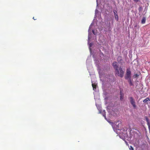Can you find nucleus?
<instances>
[{
	"instance_id": "f257e3e1",
	"label": "nucleus",
	"mask_w": 150,
	"mask_h": 150,
	"mask_svg": "<svg viewBox=\"0 0 150 150\" xmlns=\"http://www.w3.org/2000/svg\"><path fill=\"white\" fill-rule=\"evenodd\" d=\"M116 74L118 76L121 78H122L124 76V71H123L121 67H119L118 69L115 70Z\"/></svg>"
},
{
	"instance_id": "f03ea898",
	"label": "nucleus",
	"mask_w": 150,
	"mask_h": 150,
	"mask_svg": "<svg viewBox=\"0 0 150 150\" xmlns=\"http://www.w3.org/2000/svg\"><path fill=\"white\" fill-rule=\"evenodd\" d=\"M114 125V127L115 128H116L117 129H120V127L121 126L122 124L121 122L119 120L116 121L113 124V126H114V125Z\"/></svg>"
},
{
	"instance_id": "7ed1b4c3",
	"label": "nucleus",
	"mask_w": 150,
	"mask_h": 150,
	"mask_svg": "<svg viewBox=\"0 0 150 150\" xmlns=\"http://www.w3.org/2000/svg\"><path fill=\"white\" fill-rule=\"evenodd\" d=\"M131 72L130 70L129 69H127L126 73L125 76V79H128L131 78Z\"/></svg>"
},
{
	"instance_id": "20e7f679",
	"label": "nucleus",
	"mask_w": 150,
	"mask_h": 150,
	"mask_svg": "<svg viewBox=\"0 0 150 150\" xmlns=\"http://www.w3.org/2000/svg\"><path fill=\"white\" fill-rule=\"evenodd\" d=\"M129 99L130 100V103L132 105L133 108L134 109H136L137 108V106L136 105L135 102V100L132 97H130Z\"/></svg>"
},
{
	"instance_id": "39448f33",
	"label": "nucleus",
	"mask_w": 150,
	"mask_h": 150,
	"mask_svg": "<svg viewBox=\"0 0 150 150\" xmlns=\"http://www.w3.org/2000/svg\"><path fill=\"white\" fill-rule=\"evenodd\" d=\"M145 119L146 121L147 122V125L148 127V128L149 130V131L150 132V123L149 122V119L148 118V117L146 116L145 117Z\"/></svg>"
},
{
	"instance_id": "423d86ee",
	"label": "nucleus",
	"mask_w": 150,
	"mask_h": 150,
	"mask_svg": "<svg viewBox=\"0 0 150 150\" xmlns=\"http://www.w3.org/2000/svg\"><path fill=\"white\" fill-rule=\"evenodd\" d=\"M112 65L115 70L119 68L117 66V62H114L113 63Z\"/></svg>"
},
{
	"instance_id": "0eeeda50",
	"label": "nucleus",
	"mask_w": 150,
	"mask_h": 150,
	"mask_svg": "<svg viewBox=\"0 0 150 150\" xmlns=\"http://www.w3.org/2000/svg\"><path fill=\"white\" fill-rule=\"evenodd\" d=\"M113 12L114 14L115 18L116 20L117 21L118 19V17L117 14V11H115V10H114L113 11Z\"/></svg>"
},
{
	"instance_id": "6e6552de",
	"label": "nucleus",
	"mask_w": 150,
	"mask_h": 150,
	"mask_svg": "<svg viewBox=\"0 0 150 150\" xmlns=\"http://www.w3.org/2000/svg\"><path fill=\"white\" fill-rule=\"evenodd\" d=\"M127 80L128 82H129L130 85V86H132L133 85V84L132 82V80L131 79V78L128 79H127Z\"/></svg>"
},
{
	"instance_id": "1a4fd4ad",
	"label": "nucleus",
	"mask_w": 150,
	"mask_h": 150,
	"mask_svg": "<svg viewBox=\"0 0 150 150\" xmlns=\"http://www.w3.org/2000/svg\"><path fill=\"white\" fill-rule=\"evenodd\" d=\"M124 94L122 92L120 91V98L121 100H122L123 98Z\"/></svg>"
},
{
	"instance_id": "9d476101",
	"label": "nucleus",
	"mask_w": 150,
	"mask_h": 150,
	"mask_svg": "<svg viewBox=\"0 0 150 150\" xmlns=\"http://www.w3.org/2000/svg\"><path fill=\"white\" fill-rule=\"evenodd\" d=\"M150 101V99L148 98H147L143 100V102L144 103H148L147 102Z\"/></svg>"
},
{
	"instance_id": "9b49d317",
	"label": "nucleus",
	"mask_w": 150,
	"mask_h": 150,
	"mask_svg": "<svg viewBox=\"0 0 150 150\" xmlns=\"http://www.w3.org/2000/svg\"><path fill=\"white\" fill-rule=\"evenodd\" d=\"M146 21L145 17H143L141 23L142 24H144L145 23Z\"/></svg>"
},
{
	"instance_id": "f8f14e48",
	"label": "nucleus",
	"mask_w": 150,
	"mask_h": 150,
	"mask_svg": "<svg viewBox=\"0 0 150 150\" xmlns=\"http://www.w3.org/2000/svg\"><path fill=\"white\" fill-rule=\"evenodd\" d=\"M92 86L93 87V90H96V85L95 84V83H92Z\"/></svg>"
},
{
	"instance_id": "ddd939ff",
	"label": "nucleus",
	"mask_w": 150,
	"mask_h": 150,
	"mask_svg": "<svg viewBox=\"0 0 150 150\" xmlns=\"http://www.w3.org/2000/svg\"><path fill=\"white\" fill-rule=\"evenodd\" d=\"M103 117H105V119H106L105 112V110L103 111Z\"/></svg>"
},
{
	"instance_id": "4468645a",
	"label": "nucleus",
	"mask_w": 150,
	"mask_h": 150,
	"mask_svg": "<svg viewBox=\"0 0 150 150\" xmlns=\"http://www.w3.org/2000/svg\"><path fill=\"white\" fill-rule=\"evenodd\" d=\"M139 76V75L137 74H135L134 76V78H135Z\"/></svg>"
},
{
	"instance_id": "2eb2a0df",
	"label": "nucleus",
	"mask_w": 150,
	"mask_h": 150,
	"mask_svg": "<svg viewBox=\"0 0 150 150\" xmlns=\"http://www.w3.org/2000/svg\"><path fill=\"white\" fill-rule=\"evenodd\" d=\"M129 150H134V149L132 146H130V147L129 148Z\"/></svg>"
},
{
	"instance_id": "dca6fc26",
	"label": "nucleus",
	"mask_w": 150,
	"mask_h": 150,
	"mask_svg": "<svg viewBox=\"0 0 150 150\" xmlns=\"http://www.w3.org/2000/svg\"><path fill=\"white\" fill-rule=\"evenodd\" d=\"M139 0H134V1L136 2H138Z\"/></svg>"
},
{
	"instance_id": "f3484780",
	"label": "nucleus",
	"mask_w": 150,
	"mask_h": 150,
	"mask_svg": "<svg viewBox=\"0 0 150 150\" xmlns=\"http://www.w3.org/2000/svg\"><path fill=\"white\" fill-rule=\"evenodd\" d=\"M92 32H93V34L94 35H95V33H94V30H92Z\"/></svg>"
},
{
	"instance_id": "a211bd4d",
	"label": "nucleus",
	"mask_w": 150,
	"mask_h": 150,
	"mask_svg": "<svg viewBox=\"0 0 150 150\" xmlns=\"http://www.w3.org/2000/svg\"><path fill=\"white\" fill-rule=\"evenodd\" d=\"M33 19L34 20H36V19H35V18H34V17H33Z\"/></svg>"
},
{
	"instance_id": "6ab92c4d",
	"label": "nucleus",
	"mask_w": 150,
	"mask_h": 150,
	"mask_svg": "<svg viewBox=\"0 0 150 150\" xmlns=\"http://www.w3.org/2000/svg\"><path fill=\"white\" fill-rule=\"evenodd\" d=\"M99 112H100V113H101V112L100 111Z\"/></svg>"
}]
</instances>
